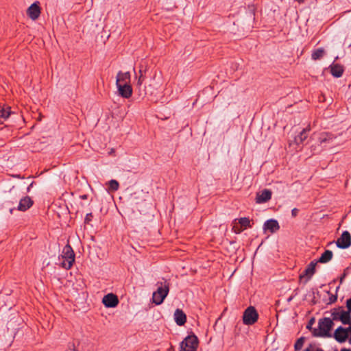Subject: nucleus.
Instances as JSON below:
<instances>
[{
	"mask_svg": "<svg viewBox=\"0 0 351 351\" xmlns=\"http://www.w3.org/2000/svg\"><path fill=\"white\" fill-rule=\"evenodd\" d=\"M295 1H297L300 4L303 3L304 2V0H295Z\"/></svg>",
	"mask_w": 351,
	"mask_h": 351,
	"instance_id": "38",
	"label": "nucleus"
},
{
	"mask_svg": "<svg viewBox=\"0 0 351 351\" xmlns=\"http://www.w3.org/2000/svg\"><path fill=\"white\" fill-rule=\"evenodd\" d=\"M258 318L257 311L254 306L247 307L243 315V322L245 325H252L256 323Z\"/></svg>",
	"mask_w": 351,
	"mask_h": 351,
	"instance_id": "5",
	"label": "nucleus"
},
{
	"mask_svg": "<svg viewBox=\"0 0 351 351\" xmlns=\"http://www.w3.org/2000/svg\"><path fill=\"white\" fill-rule=\"evenodd\" d=\"M349 311H344L343 309L341 311L340 315V321L343 324H347L351 323V315Z\"/></svg>",
	"mask_w": 351,
	"mask_h": 351,
	"instance_id": "20",
	"label": "nucleus"
},
{
	"mask_svg": "<svg viewBox=\"0 0 351 351\" xmlns=\"http://www.w3.org/2000/svg\"><path fill=\"white\" fill-rule=\"evenodd\" d=\"M334 325L333 321L329 317H324L318 322V328H313L314 337H330V330Z\"/></svg>",
	"mask_w": 351,
	"mask_h": 351,
	"instance_id": "1",
	"label": "nucleus"
},
{
	"mask_svg": "<svg viewBox=\"0 0 351 351\" xmlns=\"http://www.w3.org/2000/svg\"><path fill=\"white\" fill-rule=\"evenodd\" d=\"M239 223L241 226H243L244 228L250 226V221L249 218H247V217L240 218L239 219Z\"/></svg>",
	"mask_w": 351,
	"mask_h": 351,
	"instance_id": "25",
	"label": "nucleus"
},
{
	"mask_svg": "<svg viewBox=\"0 0 351 351\" xmlns=\"http://www.w3.org/2000/svg\"><path fill=\"white\" fill-rule=\"evenodd\" d=\"M199 340L194 334L188 335L180 343V351H197Z\"/></svg>",
	"mask_w": 351,
	"mask_h": 351,
	"instance_id": "4",
	"label": "nucleus"
},
{
	"mask_svg": "<svg viewBox=\"0 0 351 351\" xmlns=\"http://www.w3.org/2000/svg\"><path fill=\"white\" fill-rule=\"evenodd\" d=\"M179 351H180V350H179Z\"/></svg>",
	"mask_w": 351,
	"mask_h": 351,
	"instance_id": "42",
	"label": "nucleus"
},
{
	"mask_svg": "<svg viewBox=\"0 0 351 351\" xmlns=\"http://www.w3.org/2000/svg\"><path fill=\"white\" fill-rule=\"evenodd\" d=\"M279 229V223L276 219L267 220L263 224L264 231L269 230L271 233H274L278 231Z\"/></svg>",
	"mask_w": 351,
	"mask_h": 351,
	"instance_id": "13",
	"label": "nucleus"
},
{
	"mask_svg": "<svg viewBox=\"0 0 351 351\" xmlns=\"http://www.w3.org/2000/svg\"><path fill=\"white\" fill-rule=\"evenodd\" d=\"M341 351H351V349H348V348H342L341 350Z\"/></svg>",
	"mask_w": 351,
	"mask_h": 351,
	"instance_id": "39",
	"label": "nucleus"
},
{
	"mask_svg": "<svg viewBox=\"0 0 351 351\" xmlns=\"http://www.w3.org/2000/svg\"><path fill=\"white\" fill-rule=\"evenodd\" d=\"M232 230H233L234 232H235L237 234H239L241 232V230L238 226H233Z\"/></svg>",
	"mask_w": 351,
	"mask_h": 351,
	"instance_id": "33",
	"label": "nucleus"
},
{
	"mask_svg": "<svg viewBox=\"0 0 351 351\" xmlns=\"http://www.w3.org/2000/svg\"><path fill=\"white\" fill-rule=\"evenodd\" d=\"M334 136L331 134H328V133H322L321 134L319 138V141L321 143H326V142H328L329 141H331L334 138Z\"/></svg>",
	"mask_w": 351,
	"mask_h": 351,
	"instance_id": "24",
	"label": "nucleus"
},
{
	"mask_svg": "<svg viewBox=\"0 0 351 351\" xmlns=\"http://www.w3.org/2000/svg\"><path fill=\"white\" fill-rule=\"evenodd\" d=\"M334 337L338 342L343 343L345 342L349 337L346 333L345 328L339 326L335 330Z\"/></svg>",
	"mask_w": 351,
	"mask_h": 351,
	"instance_id": "14",
	"label": "nucleus"
},
{
	"mask_svg": "<svg viewBox=\"0 0 351 351\" xmlns=\"http://www.w3.org/2000/svg\"><path fill=\"white\" fill-rule=\"evenodd\" d=\"M304 337H300L299 338L295 345H294V348L295 350H300L302 349L303 345H304Z\"/></svg>",
	"mask_w": 351,
	"mask_h": 351,
	"instance_id": "27",
	"label": "nucleus"
},
{
	"mask_svg": "<svg viewBox=\"0 0 351 351\" xmlns=\"http://www.w3.org/2000/svg\"><path fill=\"white\" fill-rule=\"evenodd\" d=\"M93 218V215L91 213L86 214V217L84 219V222L86 223H88Z\"/></svg>",
	"mask_w": 351,
	"mask_h": 351,
	"instance_id": "29",
	"label": "nucleus"
},
{
	"mask_svg": "<svg viewBox=\"0 0 351 351\" xmlns=\"http://www.w3.org/2000/svg\"><path fill=\"white\" fill-rule=\"evenodd\" d=\"M346 307L348 311L351 312V298L346 300Z\"/></svg>",
	"mask_w": 351,
	"mask_h": 351,
	"instance_id": "31",
	"label": "nucleus"
},
{
	"mask_svg": "<svg viewBox=\"0 0 351 351\" xmlns=\"http://www.w3.org/2000/svg\"><path fill=\"white\" fill-rule=\"evenodd\" d=\"M324 53H325V51L323 48L317 49L313 51V53L311 54V58L313 60H319L324 56Z\"/></svg>",
	"mask_w": 351,
	"mask_h": 351,
	"instance_id": "21",
	"label": "nucleus"
},
{
	"mask_svg": "<svg viewBox=\"0 0 351 351\" xmlns=\"http://www.w3.org/2000/svg\"><path fill=\"white\" fill-rule=\"evenodd\" d=\"M61 266L66 269H70L75 261V254L72 247L69 245L64 247L62 254Z\"/></svg>",
	"mask_w": 351,
	"mask_h": 351,
	"instance_id": "3",
	"label": "nucleus"
},
{
	"mask_svg": "<svg viewBox=\"0 0 351 351\" xmlns=\"http://www.w3.org/2000/svg\"><path fill=\"white\" fill-rule=\"evenodd\" d=\"M330 73L335 77H339L343 75V68L339 64H332L330 66Z\"/></svg>",
	"mask_w": 351,
	"mask_h": 351,
	"instance_id": "17",
	"label": "nucleus"
},
{
	"mask_svg": "<svg viewBox=\"0 0 351 351\" xmlns=\"http://www.w3.org/2000/svg\"><path fill=\"white\" fill-rule=\"evenodd\" d=\"M336 245L339 248L346 249L351 245V235L348 231H343L337 240Z\"/></svg>",
	"mask_w": 351,
	"mask_h": 351,
	"instance_id": "7",
	"label": "nucleus"
},
{
	"mask_svg": "<svg viewBox=\"0 0 351 351\" xmlns=\"http://www.w3.org/2000/svg\"><path fill=\"white\" fill-rule=\"evenodd\" d=\"M343 310L342 307H339L338 308H334L332 310L331 316L332 320H339L340 321V315L341 311Z\"/></svg>",
	"mask_w": 351,
	"mask_h": 351,
	"instance_id": "23",
	"label": "nucleus"
},
{
	"mask_svg": "<svg viewBox=\"0 0 351 351\" xmlns=\"http://www.w3.org/2000/svg\"><path fill=\"white\" fill-rule=\"evenodd\" d=\"M330 302H334L335 301H336L337 300V297L336 296H332L330 298Z\"/></svg>",
	"mask_w": 351,
	"mask_h": 351,
	"instance_id": "36",
	"label": "nucleus"
},
{
	"mask_svg": "<svg viewBox=\"0 0 351 351\" xmlns=\"http://www.w3.org/2000/svg\"><path fill=\"white\" fill-rule=\"evenodd\" d=\"M316 265L317 262L313 261L307 265L304 272L300 275V281L303 280L304 283L306 284L312 278L315 273Z\"/></svg>",
	"mask_w": 351,
	"mask_h": 351,
	"instance_id": "6",
	"label": "nucleus"
},
{
	"mask_svg": "<svg viewBox=\"0 0 351 351\" xmlns=\"http://www.w3.org/2000/svg\"><path fill=\"white\" fill-rule=\"evenodd\" d=\"M332 243H333V242H330V243H328V245H332Z\"/></svg>",
	"mask_w": 351,
	"mask_h": 351,
	"instance_id": "41",
	"label": "nucleus"
},
{
	"mask_svg": "<svg viewBox=\"0 0 351 351\" xmlns=\"http://www.w3.org/2000/svg\"><path fill=\"white\" fill-rule=\"evenodd\" d=\"M333 253L331 250H327L321 255L318 261H317L320 263H327L332 260Z\"/></svg>",
	"mask_w": 351,
	"mask_h": 351,
	"instance_id": "18",
	"label": "nucleus"
},
{
	"mask_svg": "<svg viewBox=\"0 0 351 351\" xmlns=\"http://www.w3.org/2000/svg\"><path fill=\"white\" fill-rule=\"evenodd\" d=\"M314 323H315V319H314V318H311V319L309 320V322H308V324H307V326H306V328H307L308 329H309L310 330H311L312 332H313V328H312V326H313V324H314Z\"/></svg>",
	"mask_w": 351,
	"mask_h": 351,
	"instance_id": "28",
	"label": "nucleus"
},
{
	"mask_svg": "<svg viewBox=\"0 0 351 351\" xmlns=\"http://www.w3.org/2000/svg\"><path fill=\"white\" fill-rule=\"evenodd\" d=\"M174 319L177 325L183 326L186 322V315L182 310L177 308L174 312Z\"/></svg>",
	"mask_w": 351,
	"mask_h": 351,
	"instance_id": "15",
	"label": "nucleus"
},
{
	"mask_svg": "<svg viewBox=\"0 0 351 351\" xmlns=\"http://www.w3.org/2000/svg\"><path fill=\"white\" fill-rule=\"evenodd\" d=\"M33 205V201L29 196L22 198L19 204L18 210L20 211H25Z\"/></svg>",
	"mask_w": 351,
	"mask_h": 351,
	"instance_id": "16",
	"label": "nucleus"
},
{
	"mask_svg": "<svg viewBox=\"0 0 351 351\" xmlns=\"http://www.w3.org/2000/svg\"><path fill=\"white\" fill-rule=\"evenodd\" d=\"M347 274H346V270L344 271L343 274H342V276L340 277V282L342 283L344 278H346Z\"/></svg>",
	"mask_w": 351,
	"mask_h": 351,
	"instance_id": "34",
	"label": "nucleus"
},
{
	"mask_svg": "<svg viewBox=\"0 0 351 351\" xmlns=\"http://www.w3.org/2000/svg\"><path fill=\"white\" fill-rule=\"evenodd\" d=\"M145 72H146V71L143 70V66H141L140 69L138 71L139 75L138 77V80H137V86L139 87L143 84V82L145 80Z\"/></svg>",
	"mask_w": 351,
	"mask_h": 351,
	"instance_id": "22",
	"label": "nucleus"
},
{
	"mask_svg": "<svg viewBox=\"0 0 351 351\" xmlns=\"http://www.w3.org/2000/svg\"><path fill=\"white\" fill-rule=\"evenodd\" d=\"M118 93L123 98L128 99L132 95V88L129 84L117 85Z\"/></svg>",
	"mask_w": 351,
	"mask_h": 351,
	"instance_id": "10",
	"label": "nucleus"
},
{
	"mask_svg": "<svg viewBox=\"0 0 351 351\" xmlns=\"http://www.w3.org/2000/svg\"><path fill=\"white\" fill-rule=\"evenodd\" d=\"M39 2L36 1L32 3L27 10V16L33 21L36 20L40 14V8Z\"/></svg>",
	"mask_w": 351,
	"mask_h": 351,
	"instance_id": "8",
	"label": "nucleus"
},
{
	"mask_svg": "<svg viewBox=\"0 0 351 351\" xmlns=\"http://www.w3.org/2000/svg\"><path fill=\"white\" fill-rule=\"evenodd\" d=\"M298 211L299 210L298 208H295L292 209V210H291L292 217H296L298 215Z\"/></svg>",
	"mask_w": 351,
	"mask_h": 351,
	"instance_id": "32",
	"label": "nucleus"
},
{
	"mask_svg": "<svg viewBox=\"0 0 351 351\" xmlns=\"http://www.w3.org/2000/svg\"><path fill=\"white\" fill-rule=\"evenodd\" d=\"M130 84V72L119 71L116 78V85L129 84Z\"/></svg>",
	"mask_w": 351,
	"mask_h": 351,
	"instance_id": "11",
	"label": "nucleus"
},
{
	"mask_svg": "<svg viewBox=\"0 0 351 351\" xmlns=\"http://www.w3.org/2000/svg\"><path fill=\"white\" fill-rule=\"evenodd\" d=\"M271 198V191L269 189H264L261 193H258L256 197V202L262 204L268 202Z\"/></svg>",
	"mask_w": 351,
	"mask_h": 351,
	"instance_id": "12",
	"label": "nucleus"
},
{
	"mask_svg": "<svg viewBox=\"0 0 351 351\" xmlns=\"http://www.w3.org/2000/svg\"><path fill=\"white\" fill-rule=\"evenodd\" d=\"M87 197H88L87 195H82L80 196V198L82 199H86Z\"/></svg>",
	"mask_w": 351,
	"mask_h": 351,
	"instance_id": "37",
	"label": "nucleus"
},
{
	"mask_svg": "<svg viewBox=\"0 0 351 351\" xmlns=\"http://www.w3.org/2000/svg\"><path fill=\"white\" fill-rule=\"evenodd\" d=\"M308 131V129H303L300 134L295 137V143L298 145L302 143L307 138Z\"/></svg>",
	"mask_w": 351,
	"mask_h": 351,
	"instance_id": "19",
	"label": "nucleus"
},
{
	"mask_svg": "<svg viewBox=\"0 0 351 351\" xmlns=\"http://www.w3.org/2000/svg\"><path fill=\"white\" fill-rule=\"evenodd\" d=\"M102 302L106 307L114 308L119 304V299L117 296L113 293H108L102 299Z\"/></svg>",
	"mask_w": 351,
	"mask_h": 351,
	"instance_id": "9",
	"label": "nucleus"
},
{
	"mask_svg": "<svg viewBox=\"0 0 351 351\" xmlns=\"http://www.w3.org/2000/svg\"><path fill=\"white\" fill-rule=\"evenodd\" d=\"M313 348V346L312 344H311L304 351H312Z\"/></svg>",
	"mask_w": 351,
	"mask_h": 351,
	"instance_id": "35",
	"label": "nucleus"
},
{
	"mask_svg": "<svg viewBox=\"0 0 351 351\" xmlns=\"http://www.w3.org/2000/svg\"><path fill=\"white\" fill-rule=\"evenodd\" d=\"M119 184L115 180H111L109 182V189L113 191H116L119 189Z\"/></svg>",
	"mask_w": 351,
	"mask_h": 351,
	"instance_id": "26",
	"label": "nucleus"
},
{
	"mask_svg": "<svg viewBox=\"0 0 351 351\" xmlns=\"http://www.w3.org/2000/svg\"><path fill=\"white\" fill-rule=\"evenodd\" d=\"M315 351H324L322 348H317Z\"/></svg>",
	"mask_w": 351,
	"mask_h": 351,
	"instance_id": "40",
	"label": "nucleus"
},
{
	"mask_svg": "<svg viewBox=\"0 0 351 351\" xmlns=\"http://www.w3.org/2000/svg\"><path fill=\"white\" fill-rule=\"evenodd\" d=\"M349 325V327L348 328H345V330L346 331V333L348 334V335H350V337L349 339V342L350 343H351V322L350 324H348Z\"/></svg>",
	"mask_w": 351,
	"mask_h": 351,
	"instance_id": "30",
	"label": "nucleus"
},
{
	"mask_svg": "<svg viewBox=\"0 0 351 351\" xmlns=\"http://www.w3.org/2000/svg\"><path fill=\"white\" fill-rule=\"evenodd\" d=\"M157 290L153 293L152 302L156 305L161 304L169 291V282H158L156 283Z\"/></svg>",
	"mask_w": 351,
	"mask_h": 351,
	"instance_id": "2",
	"label": "nucleus"
}]
</instances>
